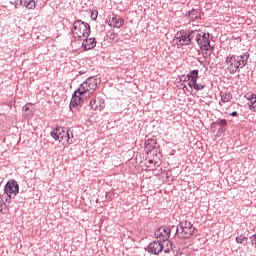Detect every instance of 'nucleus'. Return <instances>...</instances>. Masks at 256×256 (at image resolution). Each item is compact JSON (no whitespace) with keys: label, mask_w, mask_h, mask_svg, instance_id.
<instances>
[{"label":"nucleus","mask_w":256,"mask_h":256,"mask_svg":"<svg viewBox=\"0 0 256 256\" xmlns=\"http://www.w3.org/2000/svg\"><path fill=\"white\" fill-rule=\"evenodd\" d=\"M100 83L101 80L95 76L87 78L86 81H84L74 92L70 101V109H75L86 95H93V93H95V89H97V86Z\"/></svg>","instance_id":"f257e3e1"},{"label":"nucleus","mask_w":256,"mask_h":256,"mask_svg":"<svg viewBox=\"0 0 256 256\" xmlns=\"http://www.w3.org/2000/svg\"><path fill=\"white\" fill-rule=\"evenodd\" d=\"M249 57L251 55L249 52H245L241 55H229L226 58V63L229 65L228 70L230 73L234 74L243 69L247 65V61H249Z\"/></svg>","instance_id":"f03ea898"},{"label":"nucleus","mask_w":256,"mask_h":256,"mask_svg":"<svg viewBox=\"0 0 256 256\" xmlns=\"http://www.w3.org/2000/svg\"><path fill=\"white\" fill-rule=\"evenodd\" d=\"M71 32L75 39H79L81 41V39L87 38L91 35V26L87 22L76 20L73 23Z\"/></svg>","instance_id":"7ed1b4c3"},{"label":"nucleus","mask_w":256,"mask_h":256,"mask_svg":"<svg viewBox=\"0 0 256 256\" xmlns=\"http://www.w3.org/2000/svg\"><path fill=\"white\" fill-rule=\"evenodd\" d=\"M194 234L195 227H193V224L187 220L180 223L179 227L176 229V235H178L180 239H191Z\"/></svg>","instance_id":"20e7f679"},{"label":"nucleus","mask_w":256,"mask_h":256,"mask_svg":"<svg viewBox=\"0 0 256 256\" xmlns=\"http://www.w3.org/2000/svg\"><path fill=\"white\" fill-rule=\"evenodd\" d=\"M51 137L55 139V141H66L68 145H73V139L71 138V134L69 130H66L63 127H57L50 133Z\"/></svg>","instance_id":"39448f33"},{"label":"nucleus","mask_w":256,"mask_h":256,"mask_svg":"<svg viewBox=\"0 0 256 256\" xmlns=\"http://www.w3.org/2000/svg\"><path fill=\"white\" fill-rule=\"evenodd\" d=\"M4 193L8 197L6 202L9 201V203H11V197H17V195H19V183L17 180L10 179L4 187Z\"/></svg>","instance_id":"423d86ee"},{"label":"nucleus","mask_w":256,"mask_h":256,"mask_svg":"<svg viewBox=\"0 0 256 256\" xmlns=\"http://www.w3.org/2000/svg\"><path fill=\"white\" fill-rule=\"evenodd\" d=\"M185 79L190 81L188 85L191 87V89H195L196 91H203V89H205V84L197 83V80L199 79V70L190 71Z\"/></svg>","instance_id":"0eeeda50"},{"label":"nucleus","mask_w":256,"mask_h":256,"mask_svg":"<svg viewBox=\"0 0 256 256\" xmlns=\"http://www.w3.org/2000/svg\"><path fill=\"white\" fill-rule=\"evenodd\" d=\"M197 43L200 49H204V51H209V49H211V34L201 31Z\"/></svg>","instance_id":"6e6552de"},{"label":"nucleus","mask_w":256,"mask_h":256,"mask_svg":"<svg viewBox=\"0 0 256 256\" xmlns=\"http://www.w3.org/2000/svg\"><path fill=\"white\" fill-rule=\"evenodd\" d=\"M155 237L156 239H160V241H169V237H171V229L167 226H162L155 232Z\"/></svg>","instance_id":"1a4fd4ad"},{"label":"nucleus","mask_w":256,"mask_h":256,"mask_svg":"<svg viewBox=\"0 0 256 256\" xmlns=\"http://www.w3.org/2000/svg\"><path fill=\"white\" fill-rule=\"evenodd\" d=\"M124 23H125V20H123V18H121V16L117 14H112L109 18L110 27L120 29V27H123Z\"/></svg>","instance_id":"9d476101"},{"label":"nucleus","mask_w":256,"mask_h":256,"mask_svg":"<svg viewBox=\"0 0 256 256\" xmlns=\"http://www.w3.org/2000/svg\"><path fill=\"white\" fill-rule=\"evenodd\" d=\"M149 253H152V255H159L161 251H163V244L161 241H153L148 246Z\"/></svg>","instance_id":"9b49d317"},{"label":"nucleus","mask_w":256,"mask_h":256,"mask_svg":"<svg viewBox=\"0 0 256 256\" xmlns=\"http://www.w3.org/2000/svg\"><path fill=\"white\" fill-rule=\"evenodd\" d=\"M176 41H178L179 45H181L182 47L191 45L189 32H180V35L176 37Z\"/></svg>","instance_id":"f8f14e48"},{"label":"nucleus","mask_w":256,"mask_h":256,"mask_svg":"<svg viewBox=\"0 0 256 256\" xmlns=\"http://www.w3.org/2000/svg\"><path fill=\"white\" fill-rule=\"evenodd\" d=\"M90 108L93 111H103L105 108V102L101 98H94L90 101Z\"/></svg>","instance_id":"ddd939ff"},{"label":"nucleus","mask_w":256,"mask_h":256,"mask_svg":"<svg viewBox=\"0 0 256 256\" xmlns=\"http://www.w3.org/2000/svg\"><path fill=\"white\" fill-rule=\"evenodd\" d=\"M82 47L84 51H91V49L97 47V41L95 38H86L82 43Z\"/></svg>","instance_id":"4468645a"},{"label":"nucleus","mask_w":256,"mask_h":256,"mask_svg":"<svg viewBox=\"0 0 256 256\" xmlns=\"http://www.w3.org/2000/svg\"><path fill=\"white\" fill-rule=\"evenodd\" d=\"M244 97L248 101V107H249L250 111L255 113V111H256V95L248 93V94H245Z\"/></svg>","instance_id":"2eb2a0df"},{"label":"nucleus","mask_w":256,"mask_h":256,"mask_svg":"<svg viewBox=\"0 0 256 256\" xmlns=\"http://www.w3.org/2000/svg\"><path fill=\"white\" fill-rule=\"evenodd\" d=\"M200 35H201V30H189L188 36L190 38V45H193L194 41L198 43Z\"/></svg>","instance_id":"dca6fc26"},{"label":"nucleus","mask_w":256,"mask_h":256,"mask_svg":"<svg viewBox=\"0 0 256 256\" xmlns=\"http://www.w3.org/2000/svg\"><path fill=\"white\" fill-rule=\"evenodd\" d=\"M235 241L236 243H238V245H247V241H249V237L246 236L245 234H240L236 237Z\"/></svg>","instance_id":"f3484780"},{"label":"nucleus","mask_w":256,"mask_h":256,"mask_svg":"<svg viewBox=\"0 0 256 256\" xmlns=\"http://www.w3.org/2000/svg\"><path fill=\"white\" fill-rule=\"evenodd\" d=\"M214 125H218V127H220L221 133H223V131H225V127H227V120L226 119L218 118L214 122Z\"/></svg>","instance_id":"a211bd4d"},{"label":"nucleus","mask_w":256,"mask_h":256,"mask_svg":"<svg viewBox=\"0 0 256 256\" xmlns=\"http://www.w3.org/2000/svg\"><path fill=\"white\" fill-rule=\"evenodd\" d=\"M220 97H221L222 103H229V101L233 99V96L231 95L230 92H220Z\"/></svg>","instance_id":"6ab92c4d"},{"label":"nucleus","mask_w":256,"mask_h":256,"mask_svg":"<svg viewBox=\"0 0 256 256\" xmlns=\"http://www.w3.org/2000/svg\"><path fill=\"white\" fill-rule=\"evenodd\" d=\"M188 15L191 19V21H197L199 19V11L192 9L191 11L188 12Z\"/></svg>","instance_id":"aec40b11"},{"label":"nucleus","mask_w":256,"mask_h":256,"mask_svg":"<svg viewBox=\"0 0 256 256\" xmlns=\"http://www.w3.org/2000/svg\"><path fill=\"white\" fill-rule=\"evenodd\" d=\"M24 5L26 7V9H35L36 7V3L35 0H30L29 2H24Z\"/></svg>","instance_id":"412c9836"},{"label":"nucleus","mask_w":256,"mask_h":256,"mask_svg":"<svg viewBox=\"0 0 256 256\" xmlns=\"http://www.w3.org/2000/svg\"><path fill=\"white\" fill-rule=\"evenodd\" d=\"M7 213V204L1 202L0 200V215H5Z\"/></svg>","instance_id":"4be33fe9"},{"label":"nucleus","mask_w":256,"mask_h":256,"mask_svg":"<svg viewBox=\"0 0 256 256\" xmlns=\"http://www.w3.org/2000/svg\"><path fill=\"white\" fill-rule=\"evenodd\" d=\"M250 241H251L252 245H254L256 247V234H254L250 237Z\"/></svg>","instance_id":"5701e85b"},{"label":"nucleus","mask_w":256,"mask_h":256,"mask_svg":"<svg viewBox=\"0 0 256 256\" xmlns=\"http://www.w3.org/2000/svg\"><path fill=\"white\" fill-rule=\"evenodd\" d=\"M10 3H11V5H14L15 9H19V4H17V1L10 2Z\"/></svg>","instance_id":"b1692460"},{"label":"nucleus","mask_w":256,"mask_h":256,"mask_svg":"<svg viewBox=\"0 0 256 256\" xmlns=\"http://www.w3.org/2000/svg\"><path fill=\"white\" fill-rule=\"evenodd\" d=\"M70 139H72V142L75 141V138L73 136V131L69 130Z\"/></svg>","instance_id":"393cba45"},{"label":"nucleus","mask_w":256,"mask_h":256,"mask_svg":"<svg viewBox=\"0 0 256 256\" xmlns=\"http://www.w3.org/2000/svg\"><path fill=\"white\" fill-rule=\"evenodd\" d=\"M230 115H231V117H237L238 114H237V111H234Z\"/></svg>","instance_id":"a878e982"},{"label":"nucleus","mask_w":256,"mask_h":256,"mask_svg":"<svg viewBox=\"0 0 256 256\" xmlns=\"http://www.w3.org/2000/svg\"><path fill=\"white\" fill-rule=\"evenodd\" d=\"M170 251H171V248H166V249L164 250V253H170Z\"/></svg>","instance_id":"bb28decb"},{"label":"nucleus","mask_w":256,"mask_h":256,"mask_svg":"<svg viewBox=\"0 0 256 256\" xmlns=\"http://www.w3.org/2000/svg\"><path fill=\"white\" fill-rule=\"evenodd\" d=\"M111 39H115V33L110 35Z\"/></svg>","instance_id":"cd10ccee"},{"label":"nucleus","mask_w":256,"mask_h":256,"mask_svg":"<svg viewBox=\"0 0 256 256\" xmlns=\"http://www.w3.org/2000/svg\"><path fill=\"white\" fill-rule=\"evenodd\" d=\"M149 165H153V160L148 161Z\"/></svg>","instance_id":"c85d7f7f"},{"label":"nucleus","mask_w":256,"mask_h":256,"mask_svg":"<svg viewBox=\"0 0 256 256\" xmlns=\"http://www.w3.org/2000/svg\"><path fill=\"white\" fill-rule=\"evenodd\" d=\"M19 5H23V0H20Z\"/></svg>","instance_id":"c756f323"},{"label":"nucleus","mask_w":256,"mask_h":256,"mask_svg":"<svg viewBox=\"0 0 256 256\" xmlns=\"http://www.w3.org/2000/svg\"><path fill=\"white\" fill-rule=\"evenodd\" d=\"M147 167H151V165H147Z\"/></svg>","instance_id":"7c9ffc66"}]
</instances>
